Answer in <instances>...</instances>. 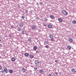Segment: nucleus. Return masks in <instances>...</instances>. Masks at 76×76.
<instances>
[{
	"label": "nucleus",
	"mask_w": 76,
	"mask_h": 76,
	"mask_svg": "<svg viewBox=\"0 0 76 76\" xmlns=\"http://www.w3.org/2000/svg\"><path fill=\"white\" fill-rule=\"evenodd\" d=\"M62 12L64 15H67L68 14L67 12L64 10H63Z\"/></svg>",
	"instance_id": "f257e3e1"
},
{
	"label": "nucleus",
	"mask_w": 76,
	"mask_h": 76,
	"mask_svg": "<svg viewBox=\"0 0 76 76\" xmlns=\"http://www.w3.org/2000/svg\"><path fill=\"white\" fill-rule=\"evenodd\" d=\"M35 63L36 66H38L39 63L37 60L35 62Z\"/></svg>",
	"instance_id": "f03ea898"
},
{
	"label": "nucleus",
	"mask_w": 76,
	"mask_h": 76,
	"mask_svg": "<svg viewBox=\"0 0 76 76\" xmlns=\"http://www.w3.org/2000/svg\"><path fill=\"white\" fill-rule=\"evenodd\" d=\"M48 28L51 29V28H53V26H52V25L51 24H49L48 25Z\"/></svg>",
	"instance_id": "7ed1b4c3"
},
{
	"label": "nucleus",
	"mask_w": 76,
	"mask_h": 76,
	"mask_svg": "<svg viewBox=\"0 0 76 76\" xmlns=\"http://www.w3.org/2000/svg\"><path fill=\"white\" fill-rule=\"evenodd\" d=\"M67 48L68 49V50H71V48H72V47L70 45H68L67 46Z\"/></svg>",
	"instance_id": "20e7f679"
},
{
	"label": "nucleus",
	"mask_w": 76,
	"mask_h": 76,
	"mask_svg": "<svg viewBox=\"0 0 76 76\" xmlns=\"http://www.w3.org/2000/svg\"><path fill=\"white\" fill-rule=\"evenodd\" d=\"M50 18L51 19H54V16L53 15H50Z\"/></svg>",
	"instance_id": "39448f33"
},
{
	"label": "nucleus",
	"mask_w": 76,
	"mask_h": 76,
	"mask_svg": "<svg viewBox=\"0 0 76 76\" xmlns=\"http://www.w3.org/2000/svg\"><path fill=\"white\" fill-rule=\"evenodd\" d=\"M17 30L18 32H21L22 31V29L19 27L17 28Z\"/></svg>",
	"instance_id": "423d86ee"
},
{
	"label": "nucleus",
	"mask_w": 76,
	"mask_h": 76,
	"mask_svg": "<svg viewBox=\"0 0 76 76\" xmlns=\"http://www.w3.org/2000/svg\"><path fill=\"white\" fill-rule=\"evenodd\" d=\"M58 20L59 22H62V19H61V18H59L58 19Z\"/></svg>",
	"instance_id": "0eeeda50"
},
{
	"label": "nucleus",
	"mask_w": 76,
	"mask_h": 76,
	"mask_svg": "<svg viewBox=\"0 0 76 76\" xmlns=\"http://www.w3.org/2000/svg\"><path fill=\"white\" fill-rule=\"evenodd\" d=\"M31 28L33 29H36V27L35 26L33 25L31 26Z\"/></svg>",
	"instance_id": "6e6552de"
},
{
	"label": "nucleus",
	"mask_w": 76,
	"mask_h": 76,
	"mask_svg": "<svg viewBox=\"0 0 76 76\" xmlns=\"http://www.w3.org/2000/svg\"><path fill=\"white\" fill-rule=\"evenodd\" d=\"M4 71L5 72H6V73H7L8 72V70H7V68H5L4 69Z\"/></svg>",
	"instance_id": "1a4fd4ad"
},
{
	"label": "nucleus",
	"mask_w": 76,
	"mask_h": 76,
	"mask_svg": "<svg viewBox=\"0 0 76 76\" xmlns=\"http://www.w3.org/2000/svg\"><path fill=\"white\" fill-rule=\"evenodd\" d=\"M23 23H22L21 22L20 23L19 26L20 27H22L23 26Z\"/></svg>",
	"instance_id": "9d476101"
},
{
	"label": "nucleus",
	"mask_w": 76,
	"mask_h": 76,
	"mask_svg": "<svg viewBox=\"0 0 76 76\" xmlns=\"http://www.w3.org/2000/svg\"><path fill=\"white\" fill-rule=\"evenodd\" d=\"M11 60L12 61H15L16 60V59L14 58H12Z\"/></svg>",
	"instance_id": "9b49d317"
},
{
	"label": "nucleus",
	"mask_w": 76,
	"mask_h": 76,
	"mask_svg": "<svg viewBox=\"0 0 76 76\" xmlns=\"http://www.w3.org/2000/svg\"><path fill=\"white\" fill-rule=\"evenodd\" d=\"M68 39L69 41L70 42H73V39L71 38H69Z\"/></svg>",
	"instance_id": "f8f14e48"
},
{
	"label": "nucleus",
	"mask_w": 76,
	"mask_h": 76,
	"mask_svg": "<svg viewBox=\"0 0 76 76\" xmlns=\"http://www.w3.org/2000/svg\"><path fill=\"white\" fill-rule=\"evenodd\" d=\"M71 71L72 72H74V73H75V72H76V70H75V69H72L71 70Z\"/></svg>",
	"instance_id": "ddd939ff"
},
{
	"label": "nucleus",
	"mask_w": 76,
	"mask_h": 76,
	"mask_svg": "<svg viewBox=\"0 0 76 76\" xmlns=\"http://www.w3.org/2000/svg\"><path fill=\"white\" fill-rule=\"evenodd\" d=\"M29 58H34V56L32 55H30Z\"/></svg>",
	"instance_id": "4468645a"
},
{
	"label": "nucleus",
	"mask_w": 76,
	"mask_h": 76,
	"mask_svg": "<svg viewBox=\"0 0 76 76\" xmlns=\"http://www.w3.org/2000/svg\"><path fill=\"white\" fill-rule=\"evenodd\" d=\"M50 38H53V37H54V36H53V35H52V34H51L50 36Z\"/></svg>",
	"instance_id": "2eb2a0df"
},
{
	"label": "nucleus",
	"mask_w": 76,
	"mask_h": 76,
	"mask_svg": "<svg viewBox=\"0 0 76 76\" xmlns=\"http://www.w3.org/2000/svg\"><path fill=\"white\" fill-rule=\"evenodd\" d=\"M22 70L23 72H26V69L24 68H22Z\"/></svg>",
	"instance_id": "dca6fc26"
},
{
	"label": "nucleus",
	"mask_w": 76,
	"mask_h": 76,
	"mask_svg": "<svg viewBox=\"0 0 76 76\" xmlns=\"http://www.w3.org/2000/svg\"><path fill=\"white\" fill-rule=\"evenodd\" d=\"M72 23H74V24H76V20H74L72 21Z\"/></svg>",
	"instance_id": "f3484780"
},
{
	"label": "nucleus",
	"mask_w": 76,
	"mask_h": 76,
	"mask_svg": "<svg viewBox=\"0 0 76 76\" xmlns=\"http://www.w3.org/2000/svg\"><path fill=\"white\" fill-rule=\"evenodd\" d=\"M25 56H29V53H26L25 54Z\"/></svg>",
	"instance_id": "a211bd4d"
},
{
	"label": "nucleus",
	"mask_w": 76,
	"mask_h": 76,
	"mask_svg": "<svg viewBox=\"0 0 76 76\" xmlns=\"http://www.w3.org/2000/svg\"><path fill=\"white\" fill-rule=\"evenodd\" d=\"M25 31L22 30V34H25Z\"/></svg>",
	"instance_id": "6ab92c4d"
},
{
	"label": "nucleus",
	"mask_w": 76,
	"mask_h": 76,
	"mask_svg": "<svg viewBox=\"0 0 76 76\" xmlns=\"http://www.w3.org/2000/svg\"><path fill=\"white\" fill-rule=\"evenodd\" d=\"M39 72H40L41 73H44V71H42V70H39Z\"/></svg>",
	"instance_id": "aec40b11"
},
{
	"label": "nucleus",
	"mask_w": 76,
	"mask_h": 76,
	"mask_svg": "<svg viewBox=\"0 0 76 76\" xmlns=\"http://www.w3.org/2000/svg\"><path fill=\"white\" fill-rule=\"evenodd\" d=\"M51 41H54L55 40L54 39V38H52L51 39Z\"/></svg>",
	"instance_id": "412c9836"
},
{
	"label": "nucleus",
	"mask_w": 76,
	"mask_h": 76,
	"mask_svg": "<svg viewBox=\"0 0 76 76\" xmlns=\"http://www.w3.org/2000/svg\"><path fill=\"white\" fill-rule=\"evenodd\" d=\"M10 73H13V70H10Z\"/></svg>",
	"instance_id": "4be33fe9"
},
{
	"label": "nucleus",
	"mask_w": 76,
	"mask_h": 76,
	"mask_svg": "<svg viewBox=\"0 0 76 76\" xmlns=\"http://www.w3.org/2000/svg\"><path fill=\"white\" fill-rule=\"evenodd\" d=\"M34 50H37V47L36 46H34Z\"/></svg>",
	"instance_id": "5701e85b"
},
{
	"label": "nucleus",
	"mask_w": 76,
	"mask_h": 76,
	"mask_svg": "<svg viewBox=\"0 0 76 76\" xmlns=\"http://www.w3.org/2000/svg\"><path fill=\"white\" fill-rule=\"evenodd\" d=\"M28 42H31V40L30 39H29L28 40Z\"/></svg>",
	"instance_id": "b1692460"
},
{
	"label": "nucleus",
	"mask_w": 76,
	"mask_h": 76,
	"mask_svg": "<svg viewBox=\"0 0 76 76\" xmlns=\"http://www.w3.org/2000/svg\"><path fill=\"white\" fill-rule=\"evenodd\" d=\"M45 48H48L49 47H48V45H46L45 46Z\"/></svg>",
	"instance_id": "393cba45"
},
{
	"label": "nucleus",
	"mask_w": 76,
	"mask_h": 76,
	"mask_svg": "<svg viewBox=\"0 0 76 76\" xmlns=\"http://www.w3.org/2000/svg\"><path fill=\"white\" fill-rule=\"evenodd\" d=\"M45 20L46 21H47V20H48V19H47V18H45Z\"/></svg>",
	"instance_id": "a878e982"
},
{
	"label": "nucleus",
	"mask_w": 76,
	"mask_h": 76,
	"mask_svg": "<svg viewBox=\"0 0 76 76\" xmlns=\"http://www.w3.org/2000/svg\"><path fill=\"white\" fill-rule=\"evenodd\" d=\"M34 69H35V70H37V69H38V68H37V67H36L34 68Z\"/></svg>",
	"instance_id": "bb28decb"
},
{
	"label": "nucleus",
	"mask_w": 76,
	"mask_h": 76,
	"mask_svg": "<svg viewBox=\"0 0 76 76\" xmlns=\"http://www.w3.org/2000/svg\"><path fill=\"white\" fill-rule=\"evenodd\" d=\"M45 42L46 43V44H48L49 43V42H47V41H45Z\"/></svg>",
	"instance_id": "cd10ccee"
},
{
	"label": "nucleus",
	"mask_w": 76,
	"mask_h": 76,
	"mask_svg": "<svg viewBox=\"0 0 76 76\" xmlns=\"http://www.w3.org/2000/svg\"><path fill=\"white\" fill-rule=\"evenodd\" d=\"M25 12L26 13H28V10H25Z\"/></svg>",
	"instance_id": "c85d7f7f"
},
{
	"label": "nucleus",
	"mask_w": 76,
	"mask_h": 76,
	"mask_svg": "<svg viewBox=\"0 0 76 76\" xmlns=\"http://www.w3.org/2000/svg\"><path fill=\"white\" fill-rule=\"evenodd\" d=\"M0 72L1 73H3V72H4V71L3 70H1V71H0Z\"/></svg>",
	"instance_id": "c756f323"
},
{
	"label": "nucleus",
	"mask_w": 76,
	"mask_h": 76,
	"mask_svg": "<svg viewBox=\"0 0 76 76\" xmlns=\"http://www.w3.org/2000/svg\"><path fill=\"white\" fill-rule=\"evenodd\" d=\"M2 67H1V65H0V70H1V69H2Z\"/></svg>",
	"instance_id": "7c9ffc66"
},
{
	"label": "nucleus",
	"mask_w": 76,
	"mask_h": 76,
	"mask_svg": "<svg viewBox=\"0 0 76 76\" xmlns=\"http://www.w3.org/2000/svg\"><path fill=\"white\" fill-rule=\"evenodd\" d=\"M22 19H25V16H22Z\"/></svg>",
	"instance_id": "2f4dec72"
},
{
	"label": "nucleus",
	"mask_w": 76,
	"mask_h": 76,
	"mask_svg": "<svg viewBox=\"0 0 76 76\" xmlns=\"http://www.w3.org/2000/svg\"><path fill=\"white\" fill-rule=\"evenodd\" d=\"M44 26H47V25L46 24H44Z\"/></svg>",
	"instance_id": "473e14b6"
},
{
	"label": "nucleus",
	"mask_w": 76,
	"mask_h": 76,
	"mask_svg": "<svg viewBox=\"0 0 76 76\" xmlns=\"http://www.w3.org/2000/svg\"><path fill=\"white\" fill-rule=\"evenodd\" d=\"M39 53V51H36V53Z\"/></svg>",
	"instance_id": "72a5a7b5"
},
{
	"label": "nucleus",
	"mask_w": 76,
	"mask_h": 76,
	"mask_svg": "<svg viewBox=\"0 0 76 76\" xmlns=\"http://www.w3.org/2000/svg\"><path fill=\"white\" fill-rule=\"evenodd\" d=\"M55 62H56V63H58V61H57V60H56L55 61Z\"/></svg>",
	"instance_id": "f704fd0d"
},
{
	"label": "nucleus",
	"mask_w": 76,
	"mask_h": 76,
	"mask_svg": "<svg viewBox=\"0 0 76 76\" xmlns=\"http://www.w3.org/2000/svg\"><path fill=\"white\" fill-rule=\"evenodd\" d=\"M55 74L56 75H57V74H58V73L57 72H56L55 73Z\"/></svg>",
	"instance_id": "c9c22d12"
},
{
	"label": "nucleus",
	"mask_w": 76,
	"mask_h": 76,
	"mask_svg": "<svg viewBox=\"0 0 76 76\" xmlns=\"http://www.w3.org/2000/svg\"><path fill=\"white\" fill-rule=\"evenodd\" d=\"M48 76H51V75L50 74H49Z\"/></svg>",
	"instance_id": "e433bc0d"
},
{
	"label": "nucleus",
	"mask_w": 76,
	"mask_h": 76,
	"mask_svg": "<svg viewBox=\"0 0 76 76\" xmlns=\"http://www.w3.org/2000/svg\"><path fill=\"white\" fill-rule=\"evenodd\" d=\"M1 47V44H0V47Z\"/></svg>",
	"instance_id": "4c0bfd02"
},
{
	"label": "nucleus",
	"mask_w": 76,
	"mask_h": 76,
	"mask_svg": "<svg viewBox=\"0 0 76 76\" xmlns=\"http://www.w3.org/2000/svg\"><path fill=\"white\" fill-rule=\"evenodd\" d=\"M40 4H41V5H42V3H40Z\"/></svg>",
	"instance_id": "58836bf2"
},
{
	"label": "nucleus",
	"mask_w": 76,
	"mask_h": 76,
	"mask_svg": "<svg viewBox=\"0 0 76 76\" xmlns=\"http://www.w3.org/2000/svg\"><path fill=\"white\" fill-rule=\"evenodd\" d=\"M12 37V36L11 35H9V37Z\"/></svg>",
	"instance_id": "ea45409f"
},
{
	"label": "nucleus",
	"mask_w": 76,
	"mask_h": 76,
	"mask_svg": "<svg viewBox=\"0 0 76 76\" xmlns=\"http://www.w3.org/2000/svg\"><path fill=\"white\" fill-rule=\"evenodd\" d=\"M11 27H12V28H13V26H11Z\"/></svg>",
	"instance_id": "a19ab883"
},
{
	"label": "nucleus",
	"mask_w": 76,
	"mask_h": 76,
	"mask_svg": "<svg viewBox=\"0 0 76 76\" xmlns=\"http://www.w3.org/2000/svg\"><path fill=\"white\" fill-rule=\"evenodd\" d=\"M1 41V39H0V41Z\"/></svg>",
	"instance_id": "79ce46f5"
},
{
	"label": "nucleus",
	"mask_w": 76,
	"mask_h": 76,
	"mask_svg": "<svg viewBox=\"0 0 76 76\" xmlns=\"http://www.w3.org/2000/svg\"><path fill=\"white\" fill-rule=\"evenodd\" d=\"M0 58H1V57L0 56Z\"/></svg>",
	"instance_id": "37998d69"
},
{
	"label": "nucleus",
	"mask_w": 76,
	"mask_h": 76,
	"mask_svg": "<svg viewBox=\"0 0 76 76\" xmlns=\"http://www.w3.org/2000/svg\"><path fill=\"white\" fill-rule=\"evenodd\" d=\"M75 37H76V34H75Z\"/></svg>",
	"instance_id": "c03bdc74"
},
{
	"label": "nucleus",
	"mask_w": 76,
	"mask_h": 76,
	"mask_svg": "<svg viewBox=\"0 0 76 76\" xmlns=\"http://www.w3.org/2000/svg\"><path fill=\"white\" fill-rule=\"evenodd\" d=\"M5 37H6V36H5Z\"/></svg>",
	"instance_id": "a18cd8bd"
},
{
	"label": "nucleus",
	"mask_w": 76,
	"mask_h": 76,
	"mask_svg": "<svg viewBox=\"0 0 76 76\" xmlns=\"http://www.w3.org/2000/svg\"><path fill=\"white\" fill-rule=\"evenodd\" d=\"M37 18H38L37 17Z\"/></svg>",
	"instance_id": "49530a36"
}]
</instances>
